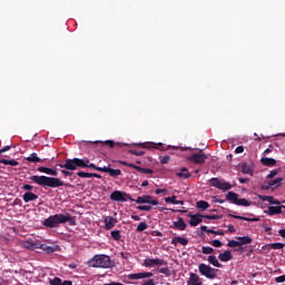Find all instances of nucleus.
I'll return each instance as SVG.
<instances>
[{
    "label": "nucleus",
    "mask_w": 285,
    "mask_h": 285,
    "mask_svg": "<svg viewBox=\"0 0 285 285\" xmlns=\"http://www.w3.org/2000/svg\"><path fill=\"white\" fill-rule=\"evenodd\" d=\"M61 285H72V281H62Z\"/></svg>",
    "instance_id": "obj_64"
},
{
    "label": "nucleus",
    "mask_w": 285,
    "mask_h": 285,
    "mask_svg": "<svg viewBox=\"0 0 285 285\" xmlns=\"http://www.w3.org/2000/svg\"><path fill=\"white\" fill-rule=\"evenodd\" d=\"M235 153L236 155H242V153H244V146L236 147Z\"/></svg>",
    "instance_id": "obj_57"
},
{
    "label": "nucleus",
    "mask_w": 285,
    "mask_h": 285,
    "mask_svg": "<svg viewBox=\"0 0 285 285\" xmlns=\"http://www.w3.org/2000/svg\"><path fill=\"white\" fill-rule=\"evenodd\" d=\"M142 266L146 268H155V266H168V262L161 258H146Z\"/></svg>",
    "instance_id": "obj_7"
},
{
    "label": "nucleus",
    "mask_w": 285,
    "mask_h": 285,
    "mask_svg": "<svg viewBox=\"0 0 285 285\" xmlns=\"http://www.w3.org/2000/svg\"><path fill=\"white\" fill-rule=\"evenodd\" d=\"M194 164H205L206 159H208V156L206 154L199 151L198 154H194L188 158Z\"/></svg>",
    "instance_id": "obj_10"
},
{
    "label": "nucleus",
    "mask_w": 285,
    "mask_h": 285,
    "mask_svg": "<svg viewBox=\"0 0 285 285\" xmlns=\"http://www.w3.org/2000/svg\"><path fill=\"white\" fill-rule=\"evenodd\" d=\"M228 217H232L233 219H243V222H259V217L248 218L235 214H229Z\"/></svg>",
    "instance_id": "obj_25"
},
{
    "label": "nucleus",
    "mask_w": 285,
    "mask_h": 285,
    "mask_svg": "<svg viewBox=\"0 0 285 285\" xmlns=\"http://www.w3.org/2000/svg\"><path fill=\"white\" fill-rule=\"evenodd\" d=\"M22 199L26 204L30 203V202H36V199H39V195L32 193V191H26L22 195Z\"/></svg>",
    "instance_id": "obj_17"
},
{
    "label": "nucleus",
    "mask_w": 285,
    "mask_h": 285,
    "mask_svg": "<svg viewBox=\"0 0 285 285\" xmlns=\"http://www.w3.org/2000/svg\"><path fill=\"white\" fill-rule=\"evenodd\" d=\"M39 244L38 242H32V240H27L24 243V248H28L29 250H37V248H39Z\"/></svg>",
    "instance_id": "obj_28"
},
{
    "label": "nucleus",
    "mask_w": 285,
    "mask_h": 285,
    "mask_svg": "<svg viewBox=\"0 0 285 285\" xmlns=\"http://www.w3.org/2000/svg\"><path fill=\"white\" fill-rule=\"evenodd\" d=\"M279 181H282V179H273L269 180L268 183H264L261 188L262 190H271V188H273V186H279Z\"/></svg>",
    "instance_id": "obj_18"
},
{
    "label": "nucleus",
    "mask_w": 285,
    "mask_h": 285,
    "mask_svg": "<svg viewBox=\"0 0 285 285\" xmlns=\"http://www.w3.org/2000/svg\"><path fill=\"white\" fill-rule=\"evenodd\" d=\"M176 177H184L185 179H188V177H195L193 174L188 171V168L184 167L180 169V171L176 173Z\"/></svg>",
    "instance_id": "obj_26"
},
{
    "label": "nucleus",
    "mask_w": 285,
    "mask_h": 285,
    "mask_svg": "<svg viewBox=\"0 0 285 285\" xmlns=\"http://www.w3.org/2000/svg\"><path fill=\"white\" fill-rule=\"evenodd\" d=\"M88 164H89L88 159H81V158L70 159L69 158V159H66L63 164L60 165V167L65 168L61 173L65 177H73V179H77V177H80V178L101 177L99 176V174H95V173L71 171V170H77L78 168H86Z\"/></svg>",
    "instance_id": "obj_1"
},
{
    "label": "nucleus",
    "mask_w": 285,
    "mask_h": 285,
    "mask_svg": "<svg viewBox=\"0 0 285 285\" xmlns=\"http://www.w3.org/2000/svg\"><path fill=\"white\" fill-rule=\"evenodd\" d=\"M160 161L161 164H168V161H170V156H164Z\"/></svg>",
    "instance_id": "obj_58"
},
{
    "label": "nucleus",
    "mask_w": 285,
    "mask_h": 285,
    "mask_svg": "<svg viewBox=\"0 0 285 285\" xmlns=\"http://www.w3.org/2000/svg\"><path fill=\"white\" fill-rule=\"evenodd\" d=\"M186 222H184V218L179 217L177 222H174L170 228H176V230H186L187 228Z\"/></svg>",
    "instance_id": "obj_15"
},
{
    "label": "nucleus",
    "mask_w": 285,
    "mask_h": 285,
    "mask_svg": "<svg viewBox=\"0 0 285 285\" xmlns=\"http://www.w3.org/2000/svg\"><path fill=\"white\" fill-rule=\"evenodd\" d=\"M208 233L212 235H224V230L209 229Z\"/></svg>",
    "instance_id": "obj_55"
},
{
    "label": "nucleus",
    "mask_w": 285,
    "mask_h": 285,
    "mask_svg": "<svg viewBox=\"0 0 285 285\" xmlns=\"http://www.w3.org/2000/svg\"><path fill=\"white\" fill-rule=\"evenodd\" d=\"M189 282H190L191 285H202V282L199 279V275H197L195 273H190Z\"/></svg>",
    "instance_id": "obj_34"
},
{
    "label": "nucleus",
    "mask_w": 285,
    "mask_h": 285,
    "mask_svg": "<svg viewBox=\"0 0 285 285\" xmlns=\"http://www.w3.org/2000/svg\"><path fill=\"white\" fill-rule=\"evenodd\" d=\"M171 244L173 246H177L178 244H181V246H188V238L176 236L171 239Z\"/></svg>",
    "instance_id": "obj_21"
},
{
    "label": "nucleus",
    "mask_w": 285,
    "mask_h": 285,
    "mask_svg": "<svg viewBox=\"0 0 285 285\" xmlns=\"http://www.w3.org/2000/svg\"><path fill=\"white\" fill-rule=\"evenodd\" d=\"M262 227L265 229V233H271L273 228L266 226V224H263Z\"/></svg>",
    "instance_id": "obj_60"
},
{
    "label": "nucleus",
    "mask_w": 285,
    "mask_h": 285,
    "mask_svg": "<svg viewBox=\"0 0 285 285\" xmlns=\"http://www.w3.org/2000/svg\"><path fill=\"white\" fill-rule=\"evenodd\" d=\"M142 285H155V281L149 278L147 282H145Z\"/></svg>",
    "instance_id": "obj_62"
},
{
    "label": "nucleus",
    "mask_w": 285,
    "mask_h": 285,
    "mask_svg": "<svg viewBox=\"0 0 285 285\" xmlns=\"http://www.w3.org/2000/svg\"><path fill=\"white\" fill-rule=\"evenodd\" d=\"M209 184L210 186L218 188V190H230V188H233V185H230V183L222 181L219 179H210Z\"/></svg>",
    "instance_id": "obj_9"
},
{
    "label": "nucleus",
    "mask_w": 285,
    "mask_h": 285,
    "mask_svg": "<svg viewBox=\"0 0 285 285\" xmlns=\"http://www.w3.org/2000/svg\"><path fill=\"white\" fill-rule=\"evenodd\" d=\"M98 170H101L102 173H108L110 177H119V175H121V170L120 169H112L110 167H102V168H98Z\"/></svg>",
    "instance_id": "obj_16"
},
{
    "label": "nucleus",
    "mask_w": 285,
    "mask_h": 285,
    "mask_svg": "<svg viewBox=\"0 0 285 285\" xmlns=\"http://www.w3.org/2000/svg\"><path fill=\"white\" fill-rule=\"evenodd\" d=\"M190 217L189 225L190 226H199L202 224V219H204V215L202 214H195V215H188Z\"/></svg>",
    "instance_id": "obj_13"
},
{
    "label": "nucleus",
    "mask_w": 285,
    "mask_h": 285,
    "mask_svg": "<svg viewBox=\"0 0 285 285\" xmlns=\"http://www.w3.org/2000/svg\"><path fill=\"white\" fill-rule=\"evenodd\" d=\"M203 219H222V215H204Z\"/></svg>",
    "instance_id": "obj_48"
},
{
    "label": "nucleus",
    "mask_w": 285,
    "mask_h": 285,
    "mask_svg": "<svg viewBox=\"0 0 285 285\" xmlns=\"http://www.w3.org/2000/svg\"><path fill=\"white\" fill-rule=\"evenodd\" d=\"M41 250H43V253H47V255H52V253L57 252V247L47 245V244H39V247Z\"/></svg>",
    "instance_id": "obj_20"
},
{
    "label": "nucleus",
    "mask_w": 285,
    "mask_h": 285,
    "mask_svg": "<svg viewBox=\"0 0 285 285\" xmlns=\"http://www.w3.org/2000/svg\"><path fill=\"white\" fill-rule=\"evenodd\" d=\"M60 224H69V226H77V220L69 213L67 214H55L49 216L42 222L46 228H59Z\"/></svg>",
    "instance_id": "obj_2"
},
{
    "label": "nucleus",
    "mask_w": 285,
    "mask_h": 285,
    "mask_svg": "<svg viewBox=\"0 0 285 285\" xmlns=\"http://www.w3.org/2000/svg\"><path fill=\"white\" fill-rule=\"evenodd\" d=\"M138 210H146V212H150L153 210V206L150 205H140L137 207Z\"/></svg>",
    "instance_id": "obj_49"
},
{
    "label": "nucleus",
    "mask_w": 285,
    "mask_h": 285,
    "mask_svg": "<svg viewBox=\"0 0 285 285\" xmlns=\"http://www.w3.org/2000/svg\"><path fill=\"white\" fill-rule=\"evenodd\" d=\"M111 237L115 239V242L121 240V232L118 229L111 232Z\"/></svg>",
    "instance_id": "obj_40"
},
{
    "label": "nucleus",
    "mask_w": 285,
    "mask_h": 285,
    "mask_svg": "<svg viewBox=\"0 0 285 285\" xmlns=\"http://www.w3.org/2000/svg\"><path fill=\"white\" fill-rule=\"evenodd\" d=\"M275 282H276V284H284V282H285V274L282 275V276H277L275 278Z\"/></svg>",
    "instance_id": "obj_52"
},
{
    "label": "nucleus",
    "mask_w": 285,
    "mask_h": 285,
    "mask_svg": "<svg viewBox=\"0 0 285 285\" xmlns=\"http://www.w3.org/2000/svg\"><path fill=\"white\" fill-rule=\"evenodd\" d=\"M115 224H117V218L112 216L105 217V230H112V228H115Z\"/></svg>",
    "instance_id": "obj_14"
},
{
    "label": "nucleus",
    "mask_w": 285,
    "mask_h": 285,
    "mask_svg": "<svg viewBox=\"0 0 285 285\" xmlns=\"http://www.w3.org/2000/svg\"><path fill=\"white\" fill-rule=\"evenodd\" d=\"M253 202H248L246 200V198H238L236 200V206H244V207H248L252 206Z\"/></svg>",
    "instance_id": "obj_37"
},
{
    "label": "nucleus",
    "mask_w": 285,
    "mask_h": 285,
    "mask_svg": "<svg viewBox=\"0 0 285 285\" xmlns=\"http://www.w3.org/2000/svg\"><path fill=\"white\" fill-rule=\"evenodd\" d=\"M147 228H148V224H146V222H142L137 226L136 230L137 233H144V230H146Z\"/></svg>",
    "instance_id": "obj_41"
},
{
    "label": "nucleus",
    "mask_w": 285,
    "mask_h": 285,
    "mask_svg": "<svg viewBox=\"0 0 285 285\" xmlns=\"http://www.w3.org/2000/svg\"><path fill=\"white\" fill-rule=\"evenodd\" d=\"M33 181L43 188H59L60 186H69L61 179H35Z\"/></svg>",
    "instance_id": "obj_5"
},
{
    "label": "nucleus",
    "mask_w": 285,
    "mask_h": 285,
    "mask_svg": "<svg viewBox=\"0 0 285 285\" xmlns=\"http://www.w3.org/2000/svg\"><path fill=\"white\" fill-rule=\"evenodd\" d=\"M213 252H214L213 247H209V246H203L202 248V253L204 255H213Z\"/></svg>",
    "instance_id": "obj_45"
},
{
    "label": "nucleus",
    "mask_w": 285,
    "mask_h": 285,
    "mask_svg": "<svg viewBox=\"0 0 285 285\" xmlns=\"http://www.w3.org/2000/svg\"><path fill=\"white\" fill-rule=\"evenodd\" d=\"M29 179H56V178L47 177V176H31Z\"/></svg>",
    "instance_id": "obj_53"
},
{
    "label": "nucleus",
    "mask_w": 285,
    "mask_h": 285,
    "mask_svg": "<svg viewBox=\"0 0 285 285\" xmlns=\"http://www.w3.org/2000/svg\"><path fill=\"white\" fill-rule=\"evenodd\" d=\"M159 273H161L163 275H166V277H170L171 273H170V267H161L158 269Z\"/></svg>",
    "instance_id": "obj_44"
},
{
    "label": "nucleus",
    "mask_w": 285,
    "mask_h": 285,
    "mask_svg": "<svg viewBox=\"0 0 285 285\" xmlns=\"http://www.w3.org/2000/svg\"><path fill=\"white\" fill-rule=\"evenodd\" d=\"M261 163L263 164V166H275V164H277V160H275V158H262Z\"/></svg>",
    "instance_id": "obj_33"
},
{
    "label": "nucleus",
    "mask_w": 285,
    "mask_h": 285,
    "mask_svg": "<svg viewBox=\"0 0 285 285\" xmlns=\"http://www.w3.org/2000/svg\"><path fill=\"white\" fill-rule=\"evenodd\" d=\"M282 208H285V206L284 205H282V206H269L268 210L265 212V213H267L269 216L282 215Z\"/></svg>",
    "instance_id": "obj_19"
},
{
    "label": "nucleus",
    "mask_w": 285,
    "mask_h": 285,
    "mask_svg": "<svg viewBox=\"0 0 285 285\" xmlns=\"http://www.w3.org/2000/svg\"><path fill=\"white\" fill-rule=\"evenodd\" d=\"M239 170L243 175H250L253 177V163H242Z\"/></svg>",
    "instance_id": "obj_12"
},
{
    "label": "nucleus",
    "mask_w": 285,
    "mask_h": 285,
    "mask_svg": "<svg viewBox=\"0 0 285 285\" xmlns=\"http://www.w3.org/2000/svg\"><path fill=\"white\" fill-rule=\"evenodd\" d=\"M38 170L40 173H45L46 175H51L52 177H57V170L48 168V167H39Z\"/></svg>",
    "instance_id": "obj_31"
},
{
    "label": "nucleus",
    "mask_w": 285,
    "mask_h": 285,
    "mask_svg": "<svg viewBox=\"0 0 285 285\" xmlns=\"http://www.w3.org/2000/svg\"><path fill=\"white\" fill-rule=\"evenodd\" d=\"M196 207L199 210H206L207 208H210V204H208V202H206V200H199L196 203Z\"/></svg>",
    "instance_id": "obj_35"
},
{
    "label": "nucleus",
    "mask_w": 285,
    "mask_h": 285,
    "mask_svg": "<svg viewBox=\"0 0 285 285\" xmlns=\"http://www.w3.org/2000/svg\"><path fill=\"white\" fill-rule=\"evenodd\" d=\"M218 259L220 262H230V259H233V252L230 250H225L224 253H220L218 255Z\"/></svg>",
    "instance_id": "obj_23"
},
{
    "label": "nucleus",
    "mask_w": 285,
    "mask_h": 285,
    "mask_svg": "<svg viewBox=\"0 0 285 285\" xmlns=\"http://www.w3.org/2000/svg\"><path fill=\"white\" fill-rule=\"evenodd\" d=\"M228 233H236L235 225H227Z\"/></svg>",
    "instance_id": "obj_59"
},
{
    "label": "nucleus",
    "mask_w": 285,
    "mask_h": 285,
    "mask_svg": "<svg viewBox=\"0 0 285 285\" xmlns=\"http://www.w3.org/2000/svg\"><path fill=\"white\" fill-rule=\"evenodd\" d=\"M258 199H261V202H267L268 196L258 195Z\"/></svg>",
    "instance_id": "obj_61"
},
{
    "label": "nucleus",
    "mask_w": 285,
    "mask_h": 285,
    "mask_svg": "<svg viewBox=\"0 0 285 285\" xmlns=\"http://www.w3.org/2000/svg\"><path fill=\"white\" fill-rule=\"evenodd\" d=\"M120 256L122 257V259H130V257H132V255H130V253L128 252H121Z\"/></svg>",
    "instance_id": "obj_54"
},
{
    "label": "nucleus",
    "mask_w": 285,
    "mask_h": 285,
    "mask_svg": "<svg viewBox=\"0 0 285 285\" xmlns=\"http://www.w3.org/2000/svg\"><path fill=\"white\" fill-rule=\"evenodd\" d=\"M269 248H273V250H282V248L285 247L284 243H271Z\"/></svg>",
    "instance_id": "obj_38"
},
{
    "label": "nucleus",
    "mask_w": 285,
    "mask_h": 285,
    "mask_svg": "<svg viewBox=\"0 0 285 285\" xmlns=\"http://www.w3.org/2000/svg\"><path fill=\"white\" fill-rule=\"evenodd\" d=\"M198 271L200 275L206 277L207 279H217V273L219 269L210 267V265H206L204 263L198 265Z\"/></svg>",
    "instance_id": "obj_4"
},
{
    "label": "nucleus",
    "mask_w": 285,
    "mask_h": 285,
    "mask_svg": "<svg viewBox=\"0 0 285 285\" xmlns=\"http://www.w3.org/2000/svg\"><path fill=\"white\" fill-rule=\"evenodd\" d=\"M128 279H146V278H150L153 277V273L151 272H140V273H136V274H129Z\"/></svg>",
    "instance_id": "obj_11"
},
{
    "label": "nucleus",
    "mask_w": 285,
    "mask_h": 285,
    "mask_svg": "<svg viewBox=\"0 0 285 285\" xmlns=\"http://www.w3.org/2000/svg\"><path fill=\"white\" fill-rule=\"evenodd\" d=\"M0 164H3L4 166H19V161L14 159H6V158H0Z\"/></svg>",
    "instance_id": "obj_36"
},
{
    "label": "nucleus",
    "mask_w": 285,
    "mask_h": 285,
    "mask_svg": "<svg viewBox=\"0 0 285 285\" xmlns=\"http://www.w3.org/2000/svg\"><path fill=\"white\" fill-rule=\"evenodd\" d=\"M277 173H279V170L273 169V170L269 171V174L266 176V179H273V177L277 176Z\"/></svg>",
    "instance_id": "obj_51"
},
{
    "label": "nucleus",
    "mask_w": 285,
    "mask_h": 285,
    "mask_svg": "<svg viewBox=\"0 0 285 285\" xmlns=\"http://www.w3.org/2000/svg\"><path fill=\"white\" fill-rule=\"evenodd\" d=\"M278 234L281 237H283L285 239V229L278 230Z\"/></svg>",
    "instance_id": "obj_63"
},
{
    "label": "nucleus",
    "mask_w": 285,
    "mask_h": 285,
    "mask_svg": "<svg viewBox=\"0 0 285 285\" xmlns=\"http://www.w3.org/2000/svg\"><path fill=\"white\" fill-rule=\"evenodd\" d=\"M109 197H110L111 202H120L121 204H124L125 202H128V199L130 202H135V199L132 197H130L128 195V193L121 191V190L112 191Z\"/></svg>",
    "instance_id": "obj_6"
},
{
    "label": "nucleus",
    "mask_w": 285,
    "mask_h": 285,
    "mask_svg": "<svg viewBox=\"0 0 285 285\" xmlns=\"http://www.w3.org/2000/svg\"><path fill=\"white\" fill-rule=\"evenodd\" d=\"M207 262H209V264H212L216 268H222V263H219V261L215 255L208 256Z\"/></svg>",
    "instance_id": "obj_29"
},
{
    "label": "nucleus",
    "mask_w": 285,
    "mask_h": 285,
    "mask_svg": "<svg viewBox=\"0 0 285 285\" xmlns=\"http://www.w3.org/2000/svg\"><path fill=\"white\" fill-rule=\"evenodd\" d=\"M238 246H246L248 244H253V238L250 236H238Z\"/></svg>",
    "instance_id": "obj_22"
},
{
    "label": "nucleus",
    "mask_w": 285,
    "mask_h": 285,
    "mask_svg": "<svg viewBox=\"0 0 285 285\" xmlns=\"http://www.w3.org/2000/svg\"><path fill=\"white\" fill-rule=\"evenodd\" d=\"M105 146H109V148H115V146H117L118 148H124V146H128V144L125 142H115L112 140H106Z\"/></svg>",
    "instance_id": "obj_30"
},
{
    "label": "nucleus",
    "mask_w": 285,
    "mask_h": 285,
    "mask_svg": "<svg viewBox=\"0 0 285 285\" xmlns=\"http://www.w3.org/2000/svg\"><path fill=\"white\" fill-rule=\"evenodd\" d=\"M112 261L108 255H96L89 261V266L92 268H110Z\"/></svg>",
    "instance_id": "obj_3"
},
{
    "label": "nucleus",
    "mask_w": 285,
    "mask_h": 285,
    "mask_svg": "<svg viewBox=\"0 0 285 285\" xmlns=\"http://www.w3.org/2000/svg\"><path fill=\"white\" fill-rule=\"evenodd\" d=\"M131 202H136V204H150V206H159V200L153 199V196L150 195L139 196L137 199Z\"/></svg>",
    "instance_id": "obj_8"
},
{
    "label": "nucleus",
    "mask_w": 285,
    "mask_h": 285,
    "mask_svg": "<svg viewBox=\"0 0 285 285\" xmlns=\"http://www.w3.org/2000/svg\"><path fill=\"white\" fill-rule=\"evenodd\" d=\"M22 190H27V193H37V190H39V188L32 186V185H23L22 186Z\"/></svg>",
    "instance_id": "obj_39"
},
{
    "label": "nucleus",
    "mask_w": 285,
    "mask_h": 285,
    "mask_svg": "<svg viewBox=\"0 0 285 285\" xmlns=\"http://www.w3.org/2000/svg\"><path fill=\"white\" fill-rule=\"evenodd\" d=\"M227 246L228 248H237V246H239V240H235V239L228 240Z\"/></svg>",
    "instance_id": "obj_46"
},
{
    "label": "nucleus",
    "mask_w": 285,
    "mask_h": 285,
    "mask_svg": "<svg viewBox=\"0 0 285 285\" xmlns=\"http://www.w3.org/2000/svg\"><path fill=\"white\" fill-rule=\"evenodd\" d=\"M142 175H153V170L149 168L135 167Z\"/></svg>",
    "instance_id": "obj_42"
},
{
    "label": "nucleus",
    "mask_w": 285,
    "mask_h": 285,
    "mask_svg": "<svg viewBox=\"0 0 285 285\" xmlns=\"http://www.w3.org/2000/svg\"><path fill=\"white\" fill-rule=\"evenodd\" d=\"M166 204H174V205H181L184 206V200H177V196H171V197H167L165 198Z\"/></svg>",
    "instance_id": "obj_32"
},
{
    "label": "nucleus",
    "mask_w": 285,
    "mask_h": 285,
    "mask_svg": "<svg viewBox=\"0 0 285 285\" xmlns=\"http://www.w3.org/2000/svg\"><path fill=\"white\" fill-rule=\"evenodd\" d=\"M49 284L50 285H61L62 284V281H61V278H59V277H53V278H49Z\"/></svg>",
    "instance_id": "obj_43"
},
{
    "label": "nucleus",
    "mask_w": 285,
    "mask_h": 285,
    "mask_svg": "<svg viewBox=\"0 0 285 285\" xmlns=\"http://www.w3.org/2000/svg\"><path fill=\"white\" fill-rule=\"evenodd\" d=\"M239 198V195L235 191H228L226 194L227 202H233L235 205L237 204V199Z\"/></svg>",
    "instance_id": "obj_27"
},
{
    "label": "nucleus",
    "mask_w": 285,
    "mask_h": 285,
    "mask_svg": "<svg viewBox=\"0 0 285 285\" xmlns=\"http://www.w3.org/2000/svg\"><path fill=\"white\" fill-rule=\"evenodd\" d=\"M27 161L30 164H43V159L39 158L37 153H32L30 156L27 157Z\"/></svg>",
    "instance_id": "obj_24"
},
{
    "label": "nucleus",
    "mask_w": 285,
    "mask_h": 285,
    "mask_svg": "<svg viewBox=\"0 0 285 285\" xmlns=\"http://www.w3.org/2000/svg\"><path fill=\"white\" fill-rule=\"evenodd\" d=\"M10 148H12V146H10V145L4 146L2 149H0V155H3V153H8V150H10Z\"/></svg>",
    "instance_id": "obj_56"
},
{
    "label": "nucleus",
    "mask_w": 285,
    "mask_h": 285,
    "mask_svg": "<svg viewBox=\"0 0 285 285\" xmlns=\"http://www.w3.org/2000/svg\"><path fill=\"white\" fill-rule=\"evenodd\" d=\"M210 245L214 246V248H222V243L219 239L212 240Z\"/></svg>",
    "instance_id": "obj_50"
},
{
    "label": "nucleus",
    "mask_w": 285,
    "mask_h": 285,
    "mask_svg": "<svg viewBox=\"0 0 285 285\" xmlns=\"http://www.w3.org/2000/svg\"><path fill=\"white\" fill-rule=\"evenodd\" d=\"M129 153H130V155H135L136 157H141L145 155L144 151L137 150V149H131V150H129Z\"/></svg>",
    "instance_id": "obj_47"
}]
</instances>
